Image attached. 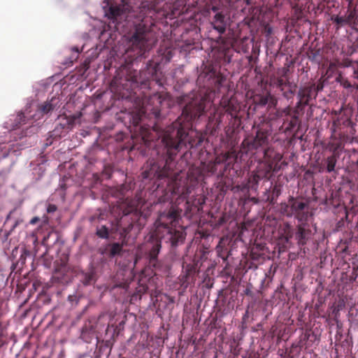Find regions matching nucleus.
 Here are the masks:
<instances>
[{"instance_id": "1", "label": "nucleus", "mask_w": 358, "mask_h": 358, "mask_svg": "<svg viewBox=\"0 0 358 358\" xmlns=\"http://www.w3.org/2000/svg\"><path fill=\"white\" fill-rule=\"evenodd\" d=\"M195 92L191 91L194 98L185 104L182 115L165 130L159 129L156 122L152 127L141 124L149 110L152 111L155 118L159 117V106L162 100L158 91L151 99L145 98L136 102V110L129 114L132 136L140 137L147 146H151V143L155 141V148L157 155V159H149L145 164L142 172L143 179L162 180L169 178L173 171L170 163L180 150L187 145L192 148L200 145L203 142L201 136L194 138L189 136L188 130L190 122L199 118L211 106V94L215 91H206L203 94L200 93L199 97Z\"/></svg>"}, {"instance_id": "2", "label": "nucleus", "mask_w": 358, "mask_h": 358, "mask_svg": "<svg viewBox=\"0 0 358 358\" xmlns=\"http://www.w3.org/2000/svg\"><path fill=\"white\" fill-rule=\"evenodd\" d=\"M182 210L177 206H171L167 210L162 212L154 224L147 248L149 250V266L155 269V275L166 274L169 268L157 259L161 249V240L165 239L172 246H176L184 241L185 229L179 224Z\"/></svg>"}, {"instance_id": "3", "label": "nucleus", "mask_w": 358, "mask_h": 358, "mask_svg": "<svg viewBox=\"0 0 358 358\" xmlns=\"http://www.w3.org/2000/svg\"><path fill=\"white\" fill-rule=\"evenodd\" d=\"M155 13V5L152 2L143 3L139 8L138 20L141 22L134 26L129 40L131 50L138 56L145 57L146 52L152 49L157 41L154 31L155 22L152 17L147 16Z\"/></svg>"}, {"instance_id": "4", "label": "nucleus", "mask_w": 358, "mask_h": 358, "mask_svg": "<svg viewBox=\"0 0 358 358\" xmlns=\"http://www.w3.org/2000/svg\"><path fill=\"white\" fill-rule=\"evenodd\" d=\"M148 215L143 213L136 208H131L130 210L124 211L123 216L117 221L114 228L115 231L119 232L122 243H113L108 244L107 248L101 252V254H106L109 257H114L120 255L122 252L124 244L127 242V236L132 229L138 233L145 225Z\"/></svg>"}, {"instance_id": "5", "label": "nucleus", "mask_w": 358, "mask_h": 358, "mask_svg": "<svg viewBox=\"0 0 358 358\" xmlns=\"http://www.w3.org/2000/svg\"><path fill=\"white\" fill-rule=\"evenodd\" d=\"M197 83L200 90H213V87H227V90H231L227 77L220 73L217 64H214L210 61L202 64Z\"/></svg>"}, {"instance_id": "6", "label": "nucleus", "mask_w": 358, "mask_h": 358, "mask_svg": "<svg viewBox=\"0 0 358 358\" xmlns=\"http://www.w3.org/2000/svg\"><path fill=\"white\" fill-rule=\"evenodd\" d=\"M271 135L270 130L267 128L260 127L257 129L255 137H247L241 143V151L246 154L255 153L259 150L263 151L264 154L265 150L268 149H273L268 147L269 136ZM264 162V158L263 161Z\"/></svg>"}, {"instance_id": "7", "label": "nucleus", "mask_w": 358, "mask_h": 358, "mask_svg": "<svg viewBox=\"0 0 358 358\" xmlns=\"http://www.w3.org/2000/svg\"><path fill=\"white\" fill-rule=\"evenodd\" d=\"M280 211L287 217H294L299 222H307L309 217L308 204L294 196L280 203Z\"/></svg>"}, {"instance_id": "8", "label": "nucleus", "mask_w": 358, "mask_h": 358, "mask_svg": "<svg viewBox=\"0 0 358 358\" xmlns=\"http://www.w3.org/2000/svg\"><path fill=\"white\" fill-rule=\"evenodd\" d=\"M282 156L274 149H268L264 152V162L260 164L257 173L252 176V180L256 183L261 178H268L271 172H277L280 170L279 162Z\"/></svg>"}, {"instance_id": "9", "label": "nucleus", "mask_w": 358, "mask_h": 358, "mask_svg": "<svg viewBox=\"0 0 358 358\" xmlns=\"http://www.w3.org/2000/svg\"><path fill=\"white\" fill-rule=\"evenodd\" d=\"M337 68L338 64L336 62H330L325 74L321 78V85H318L315 90H321L327 84L334 83V80H331L332 78H334V80L340 84V87L350 88L356 85L357 90H358L357 83L355 81L352 83L348 78L343 77L341 73L338 72Z\"/></svg>"}, {"instance_id": "10", "label": "nucleus", "mask_w": 358, "mask_h": 358, "mask_svg": "<svg viewBox=\"0 0 358 358\" xmlns=\"http://www.w3.org/2000/svg\"><path fill=\"white\" fill-rule=\"evenodd\" d=\"M243 97V94L239 91H227V94L223 95L220 100V106L231 115L232 117H236L241 108V101L238 96Z\"/></svg>"}, {"instance_id": "11", "label": "nucleus", "mask_w": 358, "mask_h": 358, "mask_svg": "<svg viewBox=\"0 0 358 358\" xmlns=\"http://www.w3.org/2000/svg\"><path fill=\"white\" fill-rule=\"evenodd\" d=\"M126 73H124V69L121 70L120 72L116 75L113 79L111 81V87L119 88L122 87V90H129V88L136 87V86L131 85L128 87L127 83H131V84H138L139 83V80L138 79L137 72L134 71L132 75L129 74L127 75L125 77V78H123L122 76L125 75Z\"/></svg>"}, {"instance_id": "12", "label": "nucleus", "mask_w": 358, "mask_h": 358, "mask_svg": "<svg viewBox=\"0 0 358 358\" xmlns=\"http://www.w3.org/2000/svg\"><path fill=\"white\" fill-rule=\"evenodd\" d=\"M122 8L119 6H111L109 8L108 13L107 15L108 18L111 20L110 23L114 24V28L115 29H118L117 24L119 22V19H127L129 17H132L134 15L133 14V11H130L127 10L129 9V5L125 3L124 1L122 0Z\"/></svg>"}, {"instance_id": "13", "label": "nucleus", "mask_w": 358, "mask_h": 358, "mask_svg": "<svg viewBox=\"0 0 358 358\" xmlns=\"http://www.w3.org/2000/svg\"><path fill=\"white\" fill-rule=\"evenodd\" d=\"M311 236L312 231L307 222H301L297 225L295 239L297 241V243L299 246L305 245L310 239Z\"/></svg>"}, {"instance_id": "14", "label": "nucleus", "mask_w": 358, "mask_h": 358, "mask_svg": "<svg viewBox=\"0 0 358 358\" xmlns=\"http://www.w3.org/2000/svg\"><path fill=\"white\" fill-rule=\"evenodd\" d=\"M59 98L56 96H52L50 101H45L38 106V110L42 115L47 114L49 112L59 108Z\"/></svg>"}, {"instance_id": "15", "label": "nucleus", "mask_w": 358, "mask_h": 358, "mask_svg": "<svg viewBox=\"0 0 358 358\" xmlns=\"http://www.w3.org/2000/svg\"><path fill=\"white\" fill-rule=\"evenodd\" d=\"M225 157L227 160L224 161V167L223 171L219 174V176L220 177H222L224 175V172L227 169H234V166L236 162L238 157L236 151L233 148L225 152Z\"/></svg>"}, {"instance_id": "16", "label": "nucleus", "mask_w": 358, "mask_h": 358, "mask_svg": "<svg viewBox=\"0 0 358 358\" xmlns=\"http://www.w3.org/2000/svg\"><path fill=\"white\" fill-rule=\"evenodd\" d=\"M211 24L213 29L217 30L219 34H222L225 32L227 24L225 21V15L222 13H216Z\"/></svg>"}, {"instance_id": "17", "label": "nucleus", "mask_w": 358, "mask_h": 358, "mask_svg": "<svg viewBox=\"0 0 358 358\" xmlns=\"http://www.w3.org/2000/svg\"><path fill=\"white\" fill-rule=\"evenodd\" d=\"M265 95L259 97L257 101L262 106L267 105L268 108L275 106L277 103V99L269 93L270 91H266Z\"/></svg>"}, {"instance_id": "18", "label": "nucleus", "mask_w": 358, "mask_h": 358, "mask_svg": "<svg viewBox=\"0 0 358 358\" xmlns=\"http://www.w3.org/2000/svg\"><path fill=\"white\" fill-rule=\"evenodd\" d=\"M227 238H222L216 247L217 256L222 258L224 261L227 260L229 256L227 248Z\"/></svg>"}, {"instance_id": "19", "label": "nucleus", "mask_w": 358, "mask_h": 358, "mask_svg": "<svg viewBox=\"0 0 358 358\" xmlns=\"http://www.w3.org/2000/svg\"><path fill=\"white\" fill-rule=\"evenodd\" d=\"M297 125H298L297 130H299V127H300L299 120L298 117L296 115H294L291 116L290 117L285 120L282 127L285 129V131L287 132V131H292Z\"/></svg>"}, {"instance_id": "20", "label": "nucleus", "mask_w": 358, "mask_h": 358, "mask_svg": "<svg viewBox=\"0 0 358 358\" xmlns=\"http://www.w3.org/2000/svg\"><path fill=\"white\" fill-rule=\"evenodd\" d=\"M186 274L182 277V285L184 286L185 288L188 286V280L189 278H192V280H194L195 278V273L196 272V266L194 265H187L185 269Z\"/></svg>"}, {"instance_id": "21", "label": "nucleus", "mask_w": 358, "mask_h": 358, "mask_svg": "<svg viewBox=\"0 0 358 358\" xmlns=\"http://www.w3.org/2000/svg\"><path fill=\"white\" fill-rule=\"evenodd\" d=\"M337 159L335 154L327 157L322 162V166L325 167L327 172L331 173L335 171Z\"/></svg>"}, {"instance_id": "22", "label": "nucleus", "mask_w": 358, "mask_h": 358, "mask_svg": "<svg viewBox=\"0 0 358 358\" xmlns=\"http://www.w3.org/2000/svg\"><path fill=\"white\" fill-rule=\"evenodd\" d=\"M148 289V286L145 283L140 281L136 288L135 292L131 296V301L140 300L142 295L147 292Z\"/></svg>"}, {"instance_id": "23", "label": "nucleus", "mask_w": 358, "mask_h": 358, "mask_svg": "<svg viewBox=\"0 0 358 358\" xmlns=\"http://www.w3.org/2000/svg\"><path fill=\"white\" fill-rule=\"evenodd\" d=\"M53 90H61L63 88L64 85H65L66 82L60 80L59 82H55V79L54 77H50L47 79L45 81H43L41 84L42 87L44 88L49 87L52 83Z\"/></svg>"}, {"instance_id": "24", "label": "nucleus", "mask_w": 358, "mask_h": 358, "mask_svg": "<svg viewBox=\"0 0 358 358\" xmlns=\"http://www.w3.org/2000/svg\"><path fill=\"white\" fill-rule=\"evenodd\" d=\"M299 96L301 97L300 103L308 105L311 96H316L317 91H298Z\"/></svg>"}, {"instance_id": "25", "label": "nucleus", "mask_w": 358, "mask_h": 358, "mask_svg": "<svg viewBox=\"0 0 358 358\" xmlns=\"http://www.w3.org/2000/svg\"><path fill=\"white\" fill-rule=\"evenodd\" d=\"M282 231L286 242H288L293 237V230L291 224L289 222L283 223Z\"/></svg>"}, {"instance_id": "26", "label": "nucleus", "mask_w": 358, "mask_h": 358, "mask_svg": "<svg viewBox=\"0 0 358 358\" xmlns=\"http://www.w3.org/2000/svg\"><path fill=\"white\" fill-rule=\"evenodd\" d=\"M348 24L357 26L358 24V15L355 10H350L346 17Z\"/></svg>"}, {"instance_id": "27", "label": "nucleus", "mask_w": 358, "mask_h": 358, "mask_svg": "<svg viewBox=\"0 0 358 358\" xmlns=\"http://www.w3.org/2000/svg\"><path fill=\"white\" fill-rule=\"evenodd\" d=\"M96 234L98 237L101 238H108L109 236L108 229L105 225L101 226L99 228H97Z\"/></svg>"}, {"instance_id": "28", "label": "nucleus", "mask_w": 358, "mask_h": 358, "mask_svg": "<svg viewBox=\"0 0 358 358\" xmlns=\"http://www.w3.org/2000/svg\"><path fill=\"white\" fill-rule=\"evenodd\" d=\"M73 53L70 57V59L68 62H66L65 64L68 65H72L73 62L77 60L78 58V55L80 53V51L78 48H72Z\"/></svg>"}, {"instance_id": "29", "label": "nucleus", "mask_w": 358, "mask_h": 358, "mask_svg": "<svg viewBox=\"0 0 358 358\" xmlns=\"http://www.w3.org/2000/svg\"><path fill=\"white\" fill-rule=\"evenodd\" d=\"M331 20H333L334 22H335L338 26V27H342L344 24H348L346 17H339L338 15L332 16Z\"/></svg>"}, {"instance_id": "30", "label": "nucleus", "mask_w": 358, "mask_h": 358, "mask_svg": "<svg viewBox=\"0 0 358 358\" xmlns=\"http://www.w3.org/2000/svg\"><path fill=\"white\" fill-rule=\"evenodd\" d=\"M289 83L286 72H285L280 78H278L277 85L280 87H286Z\"/></svg>"}, {"instance_id": "31", "label": "nucleus", "mask_w": 358, "mask_h": 358, "mask_svg": "<svg viewBox=\"0 0 358 358\" xmlns=\"http://www.w3.org/2000/svg\"><path fill=\"white\" fill-rule=\"evenodd\" d=\"M225 152H222L220 155H217L213 161H212L216 166L224 164V161L227 160L225 158Z\"/></svg>"}, {"instance_id": "32", "label": "nucleus", "mask_w": 358, "mask_h": 358, "mask_svg": "<svg viewBox=\"0 0 358 358\" xmlns=\"http://www.w3.org/2000/svg\"><path fill=\"white\" fill-rule=\"evenodd\" d=\"M94 279V273H87L84 274V278L83 280V282L84 285H87L91 283V282Z\"/></svg>"}, {"instance_id": "33", "label": "nucleus", "mask_w": 358, "mask_h": 358, "mask_svg": "<svg viewBox=\"0 0 358 358\" xmlns=\"http://www.w3.org/2000/svg\"><path fill=\"white\" fill-rule=\"evenodd\" d=\"M206 171L211 174L215 173L217 169V166L212 161L208 163V164L206 166Z\"/></svg>"}, {"instance_id": "34", "label": "nucleus", "mask_w": 358, "mask_h": 358, "mask_svg": "<svg viewBox=\"0 0 358 358\" xmlns=\"http://www.w3.org/2000/svg\"><path fill=\"white\" fill-rule=\"evenodd\" d=\"M72 98L71 97L69 101L66 102L65 106H64V109L68 110L69 112H71V108H72L73 105L74 104V101H71Z\"/></svg>"}, {"instance_id": "35", "label": "nucleus", "mask_w": 358, "mask_h": 358, "mask_svg": "<svg viewBox=\"0 0 358 358\" xmlns=\"http://www.w3.org/2000/svg\"><path fill=\"white\" fill-rule=\"evenodd\" d=\"M57 210V206L55 204H49L47 208L48 213H54Z\"/></svg>"}, {"instance_id": "36", "label": "nucleus", "mask_w": 358, "mask_h": 358, "mask_svg": "<svg viewBox=\"0 0 358 358\" xmlns=\"http://www.w3.org/2000/svg\"><path fill=\"white\" fill-rule=\"evenodd\" d=\"M64 115L66 116V118L68 117H70V119H68L66 121H67V124H71L73 122V120L76 119V116L73 115H67L65 112H64Z\"/></svg>"}, {"instance_id": "37", "label": "nucleus", "mask_w": 358, "mask_h": 358, "mask_svg": "<svg viewBox=\"0 0 358 358\" xmlns=\"http://www.w3.org/2000/svg\"><path fill=\"white\" fill-rule=\"evenodd\" d=\"M103 174L105 175L107 178H109L111 176V169L110 167L105 168Z\"/></svg>"}, {"instance_id": "38", "label": "nucleus", "mask_w": 358, "mask_h": 358, "mask_svg": "<svg viewBox=\"0 0 358 358\" xmlns=\"http://www.w3.org/2000/svg\"><path fill=\"white\" fill-rule=\"evenodd\" d=\"M353 78L358 81V64L357 67H353Z\"/></svg>"}, {"instance_id": "39", "label": "nucleus", "mask_w": 358, "mask_h": 358, "mask_svg": "<svg viewBox=\"0 0 358 358\" xmlns=\"http://www.w3.org/2000/svg\"><path fill=\"white\" fill-rule=\"evenodd\" d=\"M39 221V218L38 217H34L29 222L31 224H35Z\"/></svg>"}, {"instance_id": "40", "label": "nucleus", "mask_w": 358, "mask_h": 358, "mask_svg": "<svg viewBox=\"0 0 358 358\" xmlns=\"http://www.w3.org/2000/svg\"><path fill=\"white\" fill-rule=\"evenodd\" d=\"M273 192L276 195V196H278L280 194V189L275 186Z\"/></svg>"}, {"instance_id": "41", "label": "nucleus", "mask_w": 358, "mask_h": 358, "mask_svg": "<svg viewBox=\"0 0 358 358\" xmlns=\"http://www.w3.org/2000/svg\"><path fill=\"white\" fill-rule=\"evenodd\" d=\"M289 2L290 4H294L292 7L293 8H296L298 7V4L296 6V3L294 1V0H291V1H288Z\"/></svg>"}, {"instance_id": "42", "label": "nucleus", "mask_w": 358, "mask_h": 358, "mask_svg": "<svg viewBox=\"0 0 358 358\" xmlns=\"http://www.w3.org/2000/svg\"><path fill=\"white\" fill-rule=\"evenodd\" d=\"M73 125H66V124H63L62 125V128H66V129H69L70 127H71Z\"/></svg>"}, {"instance_id": "43", "label": "nucleus", "mask_w": 358, "mask_h": 358, "mask_svg": "<svg viewBox=\"0 0 358 358\" xmlns=\"http://www.w3.org/2000/svg\"><path fill=\"white\" fill-rule=\"evenodd\" d=\"M245 294L246 295H250V290L249 289H246L245 290Z\"/></svg>"}, {"instance_id": "44", "label": "nucleus", "mask_w": 358, "mask_h": 358, "mask_svg": "<svg viewBox=\"0 0 358 358\" xmlns=\"http://www.w3.org/2000/svg\"><path fill=\"white\" fill-rule=\"evenodd\" d=\"M187 193H188V189L187 188V189H186V193H185V192H182V195H185V194H187Z\"/></svg>"}, {"instance_id": "45", "label": "nucleus", "mask_w": 358, "mask_h": 358, "mask_svg": "<svg viewBox=\"0 0 358 358\" xmlns=\"http://www.w3.org/2000/svg\"><path fill=\"white\" fill-rule=\"evenodd\" d=\"M157 83H159V87H162V83L158 80H157Z\"/></svg>"}, {"instance_id": "46", "label": "nucleus", "mask_w": 358, "mask_h": 358, "mask_svg": "<svg viewBox=\"0 0 358 358\" xmlns=\"http://www.w3.org/2000/svg\"><path fill=\"white\" fill-rule=\"evenodd\" d=\"M47 238H48V237H44V238H43V242L46 241Z\"/></svg>"}, {"instance_id": "47", "label": "nucleus", "mask_w": 358, "mask_h": 358, "mask_svg": "<svg viewBox=\"0 0 358 358\" xmlns=\"http://www.w3.org/2000/svg\"><path fill=\"white\" fill-rule=\"evenodd\" d=\"M315 57H316V54L313 53V59H315Z\"/></svg>"}, {"instance_id": "48", "label": "nucleus", "mask_w": 358, "mask_h": 358, "mask_svg": "<svg viewBox=\"0 0 358 358\" xmlns=\"http://www.w3.org/2000/svg\"><path fill=\"white\" fill-rule=\"evenodd\" d=\"M216 10H217V8L215 7L213 8V10L215 11Z\"/></svg>"}, {"instance_id": "49", "label": "nucleus", "mask_w": 358, "mask_h": 358, "mask_svg": "<svg viewBox=\"0 0 358 358\" xmlns=\"http://www.w3.org/2000/svg\"><path fill=\"white\" fill-rule=\"evenodd\" d=\"M183 102H184V101H182V100H181V101H180V104L183 103Z\"/></svg>"}, {"instance_id": "50", "label": "nucleus", "mask_w": 358, "mask_h": 358, "mask_svg": "<svg viewBox=\"0 0 358 358\" xmlns=\"http://www.w3.org/2000/svg\"><path fill=\"white\" fill-rule=\"evenodd\" d=\"M117 91H115V92H117ZM110 92H114V91L110 90Z\"/></svg>"}, {"instance_id": "51", "label": "nucleus", "mask_w": 358, "mask_h": 358, "mask_svg": "<svg viewBox=\"0 0 358 358\" xmlns=\"http://www.w3.org/2000/svg\"><path fill=\"white\" fill-rule=\"evenodd\" d=\"M250 90H248V92H250ZM248 95V93L246 94V96Z\"/></svg>"}, {"instance_id": "52", "label": "nucleus", "mask_w": 358, "mask_h": 358, "mask_svg": "<svg viewBox=\"0 0 358 358\" xmlns=\"http://www.w3.org/2000/svg\"><path fill=\"white\" fill-rule=\"evenodd\" d=\"M122 358H125V357H122Z\"/></svg>"}]
</instances>
